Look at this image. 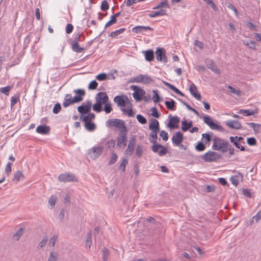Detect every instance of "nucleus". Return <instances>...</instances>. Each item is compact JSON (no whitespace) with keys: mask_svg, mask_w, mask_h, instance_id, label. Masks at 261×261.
I'll return each instance as SVG.
<instances>
[{"mask_svg":"<svg viewBox=\"0 0 261 261\" xmlns=\"http://www.w3.org/2000/svg\"><path fill=\"white\" fill-rule=\"evenodd\" d=\"M213 141L212 149L213 150L221 151L223 153L227 152V147L229 143L228 142L217 137H214Z\"/></svg>","mask_w":261,"mask_h":261,"instance_id":"f257e3e1","label":"nucleus"},{"mask_svg":"<svg viewBox=\"0 0 261 261\" xmlns=\"http://www.w3.org/2000/svg\"><path fill=\"white\" fill-rule=\"evenodd\" d=\"M153 82L152 78L147 74H140L138 75L131 78L128 83H142L143 84H148Z\"/></svg>","mask_w":261,"mask_h":261,"instance_id":"f03ea898","label":"nucleus"},{"mask_svg":"<svg viewBox=\"0 0 261 261\" xmlns=\"http://www.w3.org/2000/svg\"><path fill=\"white\" fill-rule=\"evenodd\" d=\"M105 142V139H103L101 140L99 145L94 146L89 151V154L91 159L95 160L101 155L103 149V145L102 144Z\"/></svg>","mask_w":261,"mask_h":261,"instance_id":"7ed1b4c3","label":"nucleus"},{"mask_svg":"<svg viewBox=\"0 0 261 261\" xmlns=\"http://www.w3.org/2000/svg\"><path fill=\"white\" fill-rule=\"evenodd\" d=\"M203 121L206 123L212 129L216 130L219 132H223L224 128L219 123H215L213 121L212 118L208 116L203 117Z\"/></svg>","mask_w":261,"mask_h":261,"instance_id":"20e7f679","label":"nucleus"},{"mask_svg":"<svg viewBox=\"0 0 261 261\" xmlns=\"http://www.w3.org/2000/svg\"><path fill=\"white\" fill-rule=\"evenodd\" d=\"M221 158L220 154L213 151H208L201 156V159L206 162H216Z\"/></svg>","mask_w":261,"mask_h":261,"instance_id":"39448f33","label":"nucleus"},{"mask_svg":"<svg viewBox=\"0 0 261 261\" xmlns=\"http://www.w3.org/2000/svg\"><path fill=\"white\" fill-rule=\"evenodd\" d=\"M107 126H113L119 129V130L121 129H126V127L125 125L124 121L118 119H109L107 121Z\"/></svg>","mask_w":261,"mask_h":261,"instance_id":"423d86ee","label":"nucleus"},{"mask_svg":"<svg viewBox=\"0 0 261 261\" xmlns=\"http://www.w3.org/2000/svg\"><path fill=\"white\" fill-rule=\"evenodd\" d=\"M130 89L134 91L133 96L137 101H140L145 94V91L136 85L130 86Z\"/></svg>","mask_w":261,"mask_h":261,"instance_id":"0eeeda50","label":"nucleus"},{"mask_svg":"<svg viewBox=\"0 0 261 261\" xmlns=\"http://www.w3.org/2000/svg\"><path fill=\"white\" fill-rule=\"evenodd\" d=\"M119 134L117 139V145L118 146H125L127 142V128L119 130Z\"/></svg>","mask_w":261,"mask_h":261,"instance_id":"6e6552de","label":"nucleus"},{"mask_svg":"<svg viewBox=\"0 0 261 261\" xmlns=\"http://www.w3.org/2000/svg\"><path fill=\"white\" fill-rule=\"evenodd\" d=\"M114 101L117 103L118 107L123 108L125 106L130 105V102L127 96L124 95L116 96L114 98Z\"/></svg>","mask_w":261,"mask_h":261,"instance_id":"1a4fd4ad","label":"nucleus"},{"mask_svg":"<svg viewBox=\"0 0 261 261\" xmlns=\"http://www.w3.org/2000/svg\"><path fill=\"white\" fill-rule=\"evenodd\" d=\"M92 103L90 100H87L82 105L77 107V111L80 113V115H83L89 113L91 109Z\"/></svg>","mask_w":261,"mask_h":261,"instance_id":"9d476101","label":"nucleus"},{"mask_svg":"<svg viewBox=\"0 0 261 261\" xmlns=\"http://www.w3.org/2000/svg\"><path fill=\"white\" fill-rule=\"evenodd\" d=\"M153 145L151 146V149L153 152L156 153L158 152V154L160 156H163L166 154L168 151L167 148L160 144L153 143Z\"/></svg>","mask_w":261,"mask_h":261,"instance_id":"9b49d317","label":"nucleus"},{"mask_svg":"<svg viewBox=\"0 0 261 261\" xmlns=\"http://www.w3.org/2000/svg\"><path fill=\"white\" fill-rule=\"evenodd\" d=\"M156 59L158 61L162 62L164 63L167 62V58L166 56V50L163 48L159 47L155 51Z\"/></svg>","mask_w":261,"mask_h":261,"instance_id":"f8f14e48","label":"nucleus"},{"mask_svg":"<svg viewBox=\"0 0 261 261\" xmlns=\"http://www.w3.org/2000/svg\"><path fill=\"white\" fill-rule=\"evenodd\" d=\"M58 180L64 182L77 181L75 175L72 173L61 174L58 176Z\"/></svg>","mask_w":261,"mask_h":261,"instance_id":"ddd939ff","label":"nucleus"},{"mask_svg":"<svg viewBox=\"0 0 261 261\" xmlns=\"http://www.w3.org/2000/svg\"><path fill=\"white\" fill-rule=\"evenodd\" d=\"M96 102H99L101 105L105 104L109 100V97L106 92H98L95 96Z\"/></svg>","mask_w":261,"mask_h":261,"instance_id":"4468645a","label":"nucleus"},{"mask_svg":"<svg viewBox=\"0 0 261 261\" xmlns=\"http://www.w3.org/2000/svg\"><path fill=\"white\" fill-rule=\"evenodd\" d=\"M73 92L75 93L76 95L73 97V101L76 102H79L83 100V97L85 95V91L84 89H76L74 90Z\"/></svg>","mask_w":261,"mask_h":261,"instance_id":"2eb2a0df","label":"nucleus"},{"mask_svg":"<svg viewBox=\"0 0 261 261\" xmlns=\"http://www.w3.org/2000/svg\"><path fill=\"white\" fill-rule=\"evenodd\" d=\"M183 141V135L180 132H176L172 138L173 143L176 146H179Z\"/></svg>","mask_w":261,"mask_h":261,"instance_id":"dca6fc26","label":"nucleus"},{"mask_svg":"<svg viewBox=\"0 0 261 261\" xmlns=\"http://www.w3.org/2000/svg\"><path fill=\"white\" fill-rule=\"evenodd\" d=\"M205 64L208 68L211 69L213 72L217 74H220V71L217 68V67L214 61L210 59L205 60Z\"/></svg>","mask_w":261,"mask_h":261,"instance_id":"f3484780","label":"nucleus"},{"mask_svg":"<svg viewBox=\"0 0 261 261\" xmlns=\"http://www.w3.org/2000/svg\"><path fill=\"white\" fill-rule=\"evenodd\" d=\"M179 119L177 116L172 117L168 124V127L170 129H174L178 127V124L179 122Z\"/></svg>","mask_w":261,"mask_h":261,"instance_id":"a211bd4d","label":"nucleus"},{"mask_svg":"<svg viewBox=\"0 0 261 261\" xmlns=\"http://www.w3.org/2000/svg\"><path fill=\"white\" fill-rule=\"evenodd\" d=\"M135 145L136 139L134 137L131 138L129 141L127 147L125 150L126 153L131 155L134 152Z\"/></svg>","mask_w":261,"mask_h":261,"instance_id":"6ab92c4d","label":"nucleus"},{"mask_svg":"<svg viewBox=\"0 0 261 261\" xmlns=\"http://www.w3.org/2000/svg\"><path fill=\"white\" fill-rule=\"evenodd\" d=\"M189 90L190 93L194 97L198 100H201V95L198 92L197 87L194 84L190 85Z\"/></svg>","mask_w":261,"mask_h":261,"instance_id":"aec40b11","label":"nucleus"},{"mask_svg":"<svg viewBox=\"0 0 261 261\" xmlns=\"http://www.w3.org/2000/svg\"><path fill=\"white\" fill-rule=\"evenodd\" d=\"M95 115L94 113H89L86 116L80 115V120L84 123L92 122L95 119Z\"/></svg>","mask_w":261,"mask_h":261,"instance_id":"412c9836","label":"nucleus"},{"mask_svg":"<svg viewBox=\"0 0 261 261\" xmlns=\"http://www.w3.org/2000/svg\"><path fill=\"white\" fill-rule=\"evenodd\" d=\"M76 103V101H73V98H72V96L70 94H67L65 95L64 100L63 102V106L64 108H67L71 104Z\"/></svg>","mask_w":261,"mask_h":261,"instance_id":"4be33fe9","label":"nucleus"},{"mask_svg":"<svg viewBox=\"0 0 261 261\" xmlns=\"http://www.w3.org/2000/svg\"><path fill=\"white\" fill-rule=\"evenodd\" d=\"M225 123L229 127L236 129H240L242 127L241 123L237 120H229L226 121Z\"/></svg>","mask_w":261,"mask_h":261,"instance_id":"5701e85b","label":"nucleus"},{"mask_svg":"<svg viewBox=\"0 0 261 261\" xmlns=\"http://www.w3.org/2000/svg\"><path fill=\"white\" fill-rule=\"evenodd\" d=\"M50 131V127L47 125H39L36 128V132L42 135H46L49 133Z\"/></svg>","mask_w":261,"mask_h":261,"instance_id":"b1692460","label":"nucleus"},{"mask_svg":"<svg viewBox=\"0 0 261 261\" xmlns=\"http://www.w3.org/2000/svg\"><path fill=\"white\" fill-rule=\"evenodd\" d=\"M149 129L151 131L160 132L159 123L156 119H152L149 125Z\"/></svg>","mask_w":261,"mask_h":261,"instance_id":"393cba45","label":"nucleus"},{"mask_svg":"<svg viewBox=\"0 0 261 261\" xmlns=\"http://www.w3.org/2000/svg\"><path fill=\"white\" fill-rule=\"evenodd\" d=\"M166 11L165 9H161L159 11H154L149 14L148 16L150 18L155 17L159 16H163L166 15Z\"/></svg>","mask_w":261,"mask_h":261,"instance_id":"a878e982","label":"nucleus"},{"mask_svg":"<svg viewBox=\"0 0 261 261\" xmlns=\"http://www.w3.org/2000/svg\"><path fill=\"white\" fill-rule=\"evenodd\" d=\"M144 53L145 60L148 62H150L153 60L154 58V53L152 50L148 49Z\"/></svg>","mask_w":261,"mask_h":261,"instance_id":"bb28decb","label":"nucleus"},{"mask_svg":"<svg viewBox=\"0 0 261 261\" xmlns=\"http://www.w3.org/2000/svg\"><path fill=\"white\" fill-rule=\"evenodd\" d=\"M72 49L76 53H82L84 50L83 47H81L76 41H73L71 43Z\"/></svg>","mask_w":261,"mask_h":261,"instance_id":"cd10ccee","label":"nucleus"},{"mask_svg":"<svg viewBox=\"0 0 261 261\" xmlns=\"http://www.w3.org/2000/svg\"><path fill=\"white\" fill-rule=\"evenodd\" d=\"M181 129L184 132L187 131L189 128H190L193 124V123L191 121H190L189 122L187 121V120H185L182 121L181 122Z\"/></svg>","mask_w":261,"mask_h":261,"instance_id":"c85d7f7f","label":"nucleus"},{"mask_svg":"<svg viewBox=\"0 0 261 261\" xmlns=\"http://www.w3.org/2000/svg\"><path fill=\"white\" fill-rule=\"evenodd\" d=\"M165 104L168 110L174 111L175 110V101L171 99L170 101H166Z\"/></svg>","mask_w":261,"mask_h":261,"instance_id":"c756f323","label":"nucleus"},{"mask_svg":"<svg viewBox=\"0 0 261 261\" xmlns=\"http://www.w3.org/2000/svg\"><path fill=\"white\" fill-rule=\"evenodd\" d=\"M84 126L85 128L89 132H93L96 128V125L92 122L84 123Z\"/></svg>","mask_w":261,"mask_h":261,"instance_id":"7c9ffc66","label":"nucleus"},{"mask_svg":"<svg viewBox=\"0 0 261 261\" xmlns=\"http://www.w3.org/2000/svg\"><path fill=\"white\" fill-rule=\"evenodd\" d=\"M238 113L243 114L245 116H248L253 115L255 113V112L250 110L240 109L238 111Z\"/></svg>","mask_w":261,"mask_h":261,"instance_id":"2f4dec72","label":"nucleus"},{"mask_svg":"<svg viewBox=\"0 0 261 261\" xmlns=\"http://www.w3.org/2000/svg\"><path fill=\"white\" fill-rule=\"evenodd\" d=\"M47 241L48 237L46 235L44 236L42 241L38 244V249L39 250H43L45 246Z\"/></svg>","mask_w":261,"mask_h":261,"instance_id":"473e14b6","label":"nucleus"},{"mask_svg":"<svg viewBox=\"0 0 261 261\" xmlns=\"http://www.w3.org/2000/svg\"><path fill=\"white\" fill-rule=\"evenodd\" d=\"M159 131H152V132L149 135V141L152 143H156L157 140V134L159 133Z\"/></svg>","mask_w":261,"mask_h":261,"instance_id":"72a5a7b5","label":"nucleus"},{"mask_svg":"<svg viewBox=\"0 0 261 261\" xmlns=\"http://www.w3.org/2000/svg\"><path fill=\"white\" fill-rule=\"evenodd\" d=\"M22 178H24L22 173L20 171H18L14 174L13 180L17 183Z\"/></svg>","mask_w":261,"mask_h":261,"instance_id":"f704fd0d","label":"nucleus"},{"mask_svg":"<svg viewBox=\"0 0 261 261\" xmlns=\"http://www.w3.org/2000/svg\"><path fill=\"white\" fill-rule=\"evenodd\" d=\"M213 135V133L211 134H203L202 135V139H204V143L208 144L211 140V137Z\"/></svg>","mask_w":261,"mask_h":261,"instance_id":"c9c22d12","label":"nucleus"},{"mask_svg":"<svg viewBox=\"0 0 261 261\" xmlns=\"http://www.w3.org/2000/svg\"><path fill=\"white\" fill-rule=\"evenodd\" d=\"M125 30L124 28H121L119 30H116L115 31L112 32L110 34V36L112 38H115L119 35L123 33Z\"/></svg>","mask_w":261,"mask_h":261,"instance_id":"e433bc0d","label":"nucleus"},{"mask_svg":"<svg viewBox=\"0 0 261 261\" xmlns=\"http://www.w3.org/2000/svg\"><path fill=\"white\" fill-rule=\"evenodd\" d=\"M12 86H7L5 87L0 88V92L6 95H8L10 91L11 90Z\"/></svg>","mask_w":261,"mask_h":261,"instance_id":"4c0bfd02","label":"nucleus"},{"mask_svg":"<svg viewBox=\"0 0 261 261\" xmlns=\"http://www.w3.org/2000/svg\"><path fill=\"white\" fill-rule=\"evenodd\" d=\"M58 239V236L57 234L54 235L49 241L48 245L51 247H54L56 242Z\"/></svg>","mask_w":261,"mask_h":261,"instance_id":"58836bf2","label":"nucleus"},{"mask_svg":"<svg viewBox=\"0 0 261 261\" xmlns=\"http://www.w3.org/2000/svg\"><path fill=\"white\" fill-rule=\"evenodd\" d=\"M228 89H229L228 91L230 93L234 94L237 96L241 95V92L239 90H237L231 86H228Z\"/></svg>","mask_w":261,"mask_h":261,"instance_id":"ea45409f","label":"nucleus"},{"mask_svg":"<svg viewBox=\"0 0 261 261\" xmlns=\"http://www.w3.org/2000/svg\"><path fill=\"white\" fill-rule=\"evenodd\" d=\"M107 79H109V78L108 77L107 74L105 73H101L96 76V79L99 81H103Z\"/></svg>","mask_w":261,"mask_h":261,"instance_id":"a19ab883","label":"nucleus"},{"mask_svg":"<svg viewBox=\"0 0 261 261\" xmlns=\"http://www.w3.org/2000/svg\"><path fill=\"white\" fill-rule=\"evenodd\" d=\"M121 110L123 112V113L127 114L129 117H133L135 115V113L133 112L132 108L127 110L124 108H121Z\"/></svg>","mask_w":261,"mask_h":261,"instance_id":"79ce46f5","label":"nucleus"},{"mask_svg":"<svg viewBox=\"0 0 261 261\" xmlns=\"http://www.w3.org/2000/svg\"><path fill=\"white\" fill-rule=\"evenodd\" d=\"M195 149L197 151H202L205 150V146L202 142H198L195 146Z\"/></svg>","mask_w":261,"mask_h":261,"instance_id":"37998d69","label":"nucleus"},{"mask_svg":"<svg viewBox=\"0 0 261 261\" xmlns=\"http://www.w3.org/2000/svg\"><path fill=\"white\" fill-rule=\"evenodd\" d=\"M92 244V235L91 233L89 232L87 234V239L85 242V245L86 247H90Z\"/></svg>","mask_w":261,"mask_h":261,"instance_id":"c03bdc74","label":"nucleus"},{"mask_svg":"<svg viewBox=\"0 0 261 261\" xmlns=\"http://www.w3.org/2000/svg\"><path fill=\"white\" fill-rule=\"evenodd\" d=\"M165 7L169 8V5L167 3V0H164L161 2L156 7H154L153 9H159L160 8Z\"/></svg>","mask_w":261,"mask_h":261,"instance_id":"a18cd8bd","label":"nucleus"},{"mask_svg":"<svg viewBox=\"0 0 261 261\" xmlns=\"http://www.w3.org/2000/svg\"><path fill=\"white\" fill-rule=\"evenodd\" d=\"M101 106L102 105L99 103V102H96L93 106V110L97 113H99L102 111Z\"/></svg>","mask_w":261,"mask_h":261,"instance_id":"49530a36","label":"nucleus"},{"mask_svg":"<svg viewBox=\"0 0 261 261\" xmlns=\"http://www.w3.org/2000/svg\"><path fill=\"white\" fill-rule=\"evenodd\" d=\"M98 83L95 80L91 81L88 87L89 90H95L97 88Z\"/></svg>","mask_w":261,"mask_h":261,"instance_id":"de8ad7c7","label":"nucleus"},{"mask_svg":"<svg viewBox=\"0 0 261 261\" xmlns=\"http://www.w3.org/2000/svg\"><path fill=\"white\" fill-rule=\"evenodd\" d=\"M136 118L138 122L142 124H144L147 123L146 119L141 114H138L136 116Z\"/></svg>","mask_w":261,"mask_h":261,"instance_id":"09e8293b","label":"nucleus"},{"mask_svg":"<svg viewBox=\"0 0 261 261\" xmlns=\"http://www.w3.org/2000/svg\"><path fill=\"white\" fill-rule=\"evenodd\" d=\"M104 111L107 114L110 113L112 111L111 103L108 102L105 104Z\"/></svg>","mask_w":261,"mask_h":261,"instance_id":"8fccbe9b","label":"nucleus"},{"mask_svg":"<svg viewBox=\"0 0 261 261\" xmlns=\"http://www.w3.org/2000/svg\"><path fill=\"white\" fill-rule=\"evenodd\" d=\"M150 111L151 112V115L155 117L159 118L160 116V114L158 112L157 109L155 107H153L150 109Z\"/></svg>","mask_w":261,"mask_h":261,"instance_id":"3c124183","label":"nucleus"},{"mask_svg":"<svg viewBox=\"0 0 261 261\" xmlns=\"http://www.w3.org/2000/svg\"><path fill=\"white\" fill-rule=\"evenodd\" d=\"M100 8L102 11H106L109 9V6L108 2L104 0L102 1Z\"/></svg>","mask_w":261,"mask_h":261,"instance_id":"603ef678","label":"nucleus"},{"mask_svg":"<svg viewBox=\"0 0 261 261\" xmlns=\"http://www.w3.org/2000/svg\"><path fill=\"white\" fill-rule=\"evenodd\" d=\"M19 100V97L13 96L11 98V108L12 109L16 105Z\"/></svg>","mask_w":261,"mask_h":261,"instance_id":"864d4df0","label":"nucleus"},{"mask_svg":"<svg viewBox=\"0 0 261 261\" xmlns=\"http://www.w3.org/2000/svg\"><path fill=\"white\" fill-rule=\"evenodd\" d=\"M143 148L141 145H138L136 150V154L138 157H141L143 153Z\"/></svg>","mask_w":261,"mask_h":261,"instance_id":"5fc2aeb1","label":"nucleus"},{"mask_svg":"<svg viewBox=\"0 0 261 261\" xmlns=\"http://www.w3.org/2000/svg\"><path fill=\"white\" fill-rule=\"evenodd\" d=\"M247 143L249 145H255L256 144V140L254 137L248 138L247 139Z\"/></svg>","mask_w":261,"mask_h":261,"instance_id":"6e6d98bb","label":"nucleus"},{"mask_svg":"<svg viewBox=\"0 0 261 261\" xmlns=\"http://www.w3.org/2000/svg\"><path fill=\"white\" fill-rule=\"evenodd\" d=\"M128 163V161L126 159H123L122 162L120 164L119 168L120 170H122V171H124L125 170V167Z\"/></svg>","mask_w":261,"mask_h":261,"instance_id":"4d7b16f0","label":"nucleus"},{"mask_svg":"<svg viewBox=\"0 0 261 261\" xmlns=\"http://www.w3.org/2000/svg\"><path fill=\"white\" fill-rule=\"evenodd\" d=\"M57 254L55 252H50L47 261H56Z\"/></svg>","mask_w":261,"mask_h":261,"instance_id":"13d9d810","label":"nucleus"},{"mask_svg":"<svg viewBox=\"0 0 261 261\" xmlns=\"http://www.w3.org/2000/svg\"><path fill=\"white\" fill-rule=\"evenodd\" d=\"M61 109V107L60 104L59 103H57L54 106V107L53 108V112L54 114H58L60 111Z\"/></svg>","mask_w":261,"mask_h":261,"instance_id":"bf43d9fd","label":"nucleus"},{"mask_svg":"<svg viewBox=\"0 0 261 261\" xmlns=\"http://www.w3.org/2000/svg\"><path fill=\"white\" fill-rule=\"evenodd\" d=\"M132 32L136 34L143 33L142 26L138 25L134 27L132 29Z\"/></svg>","mask_w":261,"mask_h":261,"instance_id":"052dcab7","label":"nucleus"},{"mask_svg":"<svg viewBox=\"0 0 261 261\" xmlns=\"http://www.w3.org/2000/svg\"><path fill=\"white\" fill-rule=\"evenodd\" d=\"M56 202V197L55 196H51L49 199L48 203L51 205V207L55 206Z\"/></svg>","mask_w":261,"mask_h":261,"instance_id":"680f3d73","label":"nucleus"},{"mask_svg":"<svg viewBox=\"0 0 261 261\" xmlns=\"http://www.w3.org/2000/svg\"><path fill=\"white\" fill-rule=\"evenodd\" d=\"M115 145V141L113 139L109 140L106 143V146L107 148L114 147Z\"/></svg>","mask_w":261,"mask_h":261,"instance_id":"e2e57ef3","label":"nucleus"},{"mask_svg":"<svg viewBox=\"0 0 261 261\" xmlns=\"http://www.w3.org/2000/svg\"><path fill=\"white\" fill-rule=\"evenodd\" d=\"M117 159V156L116 154L115 153H113L111 157L109 164V165L114 164L116 162Z\"/></svg>","mask_w":261,"mask_h":261,"instance_id":"0e129e2a","label":"nucleus"},{"mask_svg":"<svg viewBox=\"0 0 261 261\" xmlns=\"http://www.w3.org/2000/svg\"><path fill=\"white\" fill-rule=\"evenodd\" d=\"M160 136L162 137V139L164 141H166L168 139V134L165 130H162L160 132Z\"/></svg>","mask_w":261,"mask_h":261,"instance_id":"69168bd1","label":"nucleus"},{"mask_svg":"<svg viewBox=\"0 0 261 261\" xmlns=\"http://www.w3.org/2000/svg\"><path fill=\"white\" fill-rule=\"evenodd\" d=\"M23 233V229L22 228H20L19 229L17 230L16 233L14 235V237H17V240H18L19 238L22 236Z\"/></svg>","mask_w":261,"mask_h":261,"instance_id":"338daca9","label":"nucleus"},{"mask_svg":"<svg viewBox=\"0 0 261 261\" xmlns=\"http://www.w3.org/2000/svg\"><path fill=\"white\" fill-rule=\"evenodd\" d=\"M73 29V27L71 23H68L66 27V33L67 34L71 33Z\"/></svg>","mask_w":261,"mask_h":261,"instance_id":"774afa93","label":"nucleus"}]
</instances>
